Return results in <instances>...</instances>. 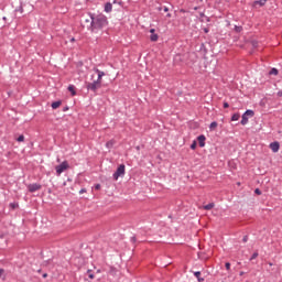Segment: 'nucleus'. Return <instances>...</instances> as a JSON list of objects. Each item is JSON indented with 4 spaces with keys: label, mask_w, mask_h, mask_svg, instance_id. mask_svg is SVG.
Wrapping results in <instances>:
<instances>
[{
    "label": "nucleus",
    "mask_w": 282,
    "mask_h": 282,
    "mask_svg": "<svg viewBox=\"0 0 282 282\" xmlns=\"http://www.w3.org/2000/svg\"><path fill=\"white\" fill-rule=\"evenodd\" d=\"M3 272H4V270H3V269H0V276H1V274H3Z\"/></svg>",
    "instance_id": "58836bf2"
},
{
    "label": "nucleus",
    "mask_w": 282,
    "mask_h": 282,
    "mask_svg": "<svg viewBox=\"0 0 282 282\" xmlns=\"http://www.w3.org/2000/svg\"><path fill=\"white\" fill-rule=\"evenodd\" d=\"M278 95H279V96H282V91H279Z\"/></svg>",
    "instance_id": "c03bdc74"
},
{
    "label": "nucleus",
    "mask_w": 282,
    "mask_h": 282,
    "mask_svg": "<svg viewBox=\"0 0 282 282\" xmlns=\"http://www.w3.org/2000/svg\"><path fill=\"white\" fill-rule=\"evenodd\" d=\"M115 144H116V141L110 140V141H108V142L106 143V147H107V149H112Z\"/></svg>",
    "instance_id": "a211bd4d"
},
{
    "label": "nucleus",
    "mask_w": 282,
    "mask_h": 282,
    "mask_svg": "<svg viewBox=\"0 0 282 282\" xmlns=\"http://www.w3.org/2000/svg\"><path fill=\"white\" fill-rule=\"evenodd\" d=\"M126 167L124 164L118 166L117 171L112 174L113 180L118 181L119 177H124Z\"/></svg>",
    "instance_id": "20e7f679"
},
{
    "label": "nucleus",
    "mask_w": 282,
    "mask_h": 282,
    "mask_svg": "<svg viewBox=\"0 0 282 282\" xmlns=\"http://www.w3.org/2000/svg\"><path fill=\"white\" fill-rule=\"evenodd\" d=\"M254 193H256V195H261V189L256 188V189H254Z\"/></svg>",
    "instance_id": "7c9ffc66"
},
{
    "label": "nucleus",
    "mask_w": 282,
    "mask_h": 282,
    "mask_svg": "<svg viewBox=\"0 0 282 282\" xmlns=\"http://www.w3.org/2000/svg\"><path fill=\"white\" fill-rule=\"evenodd\" d=\"M61 105H63V101L61 100H57V101H54L51 107L52 109H58V107H61Z\"/></svg>",
    "instance_id": "f8f14e48"
},
{
    "label": "nucleus",
    "mask_w": 282,
    "mask_h": 282,
    "mask_svg": "<svg viewBox=\"0 0 282 282\" xmlns=\"http://www.w3.org/2000/svg\"><path fill=\"white\" fill-rule=\"evenodd\" d=\"M248 123V117L246 115H242V119L240 121V124L246 126Z\"/></svg>",
    "instance_id": "6ab92c4d"
},
{
    "label": "nucleus",
    "mask_w": 282,
    "mask_h": 282,
    "mask_svg": "<svg viewBox=\"0 0 282 282\" xmlns=\"http://www.w3.org/2000/svg\"><path fill=\"white\" fill-rule=\"evenodd\" d=\"M25 141V137L23 134H21L20 137H18L17 142H24Z\"/></svg>",
    "instance_id": "b1692460"
},
{
    "label": "nucleus",
    "mask_w": 282,
    "mask_h": 282,
    "mask_svg": "<svg viewBox=\"0 0 282 282\" xmlns=\"http://www.w3.org/2000/svg\"><path fill=\"white\" fill-rule=\"evenodd\" d=\"M204 32H205V34H208V32H209L208 28H205Z\"/></svg>",
    "instance_id": "e433bc0d"
},
{
    "label": "nucleus",
    "mask_w": 282,
    "mask_h": 282,
    "mask_svg": "<svg viewBox=\"0 0 282 282\" xmlns=\"http://www.w3.org/2000/svg\"><path fill=\"white\" fill-rule=\"evenodd\" d=\"M70 41H72V43H74V41H76V39L73 37V39H70Z\"/></svg>",
    "instance_id": "79ce46f5"
},
{
    "label": "nucleus",
    "mask_w": 282,
    "mask_h": 282,
    "mask_svg": "<svg viewBox=\"0 0 282 282\" xmlns=\"http://www.w3.org/2000/svg\"><path fill=\"white\" fill-rule=\"evenodd\" d=\"M100 87H102V84L96 79L93 83H86L87 90L93 91V94H96Z\"/></svg>",
    "instance_id": "f03ea898"
},
{
    "label": "nucleus",
    "mask_w": 282,
    "mask_h": 282,
    "mask_svg": "<svg viewBox=\"0 0 282 282\" xmlns=\"http://www.w3.org/2000/svg\"><path fill=\"white\" fill-rule=\"evenodd\" d=\"M253 47H257V43L256 42H253Z\"/></svg>",
    "instance_id": "37998d69"
},
{
    "label": "nucleus",
    "mask_w": 282,
    "mask_h": 282,
    "mask_svg": "<svg viewBox=\"0 0 282 282\" xmlns=\"http://www.w3.org/2000/svg\"><path fill=\"white\" fill-rule=\"evenodd\" d=\"M132 243H135V236L131 238Z\"/></svg>",
    "instance_id": "4c0bfd02"
},
{
    "label": "nucleus",
    "mask_w": 282,
    "mask_h": 282,
    "mask_svg": "<svg viewBox=\"0 0 282 282\" xmlns=\"http://www.w3.org/2000/svg\"><path fill=\"white\" fill-rule=\"evenodd\" d=\"M235 32H237L238 34H239L240 32H243V26H237V25H235Z\"/></svg>",
    "instance_id": "5701e85b"
},
{
    "label": "nucleus",
    "mask_w": 282,
    "mask_h": 282,
    "mask_svg": "<svg viewBox=\"0 0 282 282\" xmlns=\"http://www.w3.org/2000/svg\"><path fill=\"white\" fill-rule=\"evenodd\" d=\"M242 241H243V243H247L248 242V236H243Z\"/></svg>",
    "instance_id": "2f4dec72"
},
{
    "label": "nucleus",
    "mask_w": 282,
    "mask_h": 282,
    "mask_svg": "<svg viewBox=\"0 0 282 282\" xmlns=\"http://www.w3.org/2000/svg\"><path fill=\"white\" fill-rule=\"evenodd\" d=\"M215 208V203H209L204 206V210H213Z\"/></svg>",
    "instance_id": "4468645a"
},
{
    "label": "nucleus",
    "mask_w": 282,
    "mask_h": 282,
    "mask_svg": "<svg viewBox=\"0 0 282 282\" xmlns=\"http://www.w3.org/2000/svg\"><path fill=\"white\" fill-rule=\"evenodd\" d=\"M191 149L193 151H195L197 149V141H194L192 144H191Z\"/></svg>",
    "instance_id": "393cba45"
},
{
    "label": "nucleus",
    "mask_w": 282,
    "mask_h": 282,
    "mask_svg": "<svg viewBox=\"0 0 282 282\" xmlns=\"http://www.w3.org/2000/svg\"><path fill=\"white\" fill-rule=\"evenodd\" d=\"M10 208H12L14 210V208H18L19 205L17 203H10Z\"/></svg>",
    "instance_id": "a878e982"
},
{
    "label": "nucleus",
    "mask_w": 282,
    "mask_h": 282,
    "mask_svg": "<svg viewBox=\"0 0 282 282\" xmlns=\"http://www.w3.org/2000/svg\"><path fill=\"white\" fill-rule=\"evenodd\" d=\"M84 23H86V28L87 25H91V15H88V18L84 20Z\"/></svg>",
    "instance_id": "412c9836"
},
{
    "label": "nucleus",
    "mask_w": 282,
    "mask_h": 282,
    "mask_svg": "<svg viewBox=\"0 0 282 282\" xmlns=\"http://www.w3.org/2000/svg\"><path fill=\"white\" fill-rule=\"evenodd\" d=\"M87 272H88V279H95V275L94 273H91V270H88Z\"/></svg>",
    "instance_id": "cd10ccee"
},
{
    "label": "nucleus",
    "mask_w": 282,
    "mask_h": 282,
    "mask_svg": "<svg viewBox=\"0 0 282 282\" xmlns=\"http://www.w3.org/2000/svg\"><path fill=\"white\" fill-rule=\"evenodd\" d=\"M83 193H87V189L82 188V189L79 191V194L83 195Z\"/></svg>",
    "instance_id": "473e14b6"
},
{
    "label": "nucleus",
    "mask_w": 282,
    "mask_h": 282,
    "mask_svg": "<svg viewBox=\"0 0 282 282\" xmlns=\"http://www.w3.org/2000/svg\"><path fill=\"white\" fill-rule=\"evenodd\" d=\"M41 188H43V186L39 183H33L28 185L29 193H36V191H41Z\"/></svg>",
    "instance_id": "39448f33"
},
{
    "label": "nucleus",
    "mask_w": 282,
    "mask_h": 282,
    "mask_svg": "<svg viewBox=\"0 0 282 282\" xmlns=\"http://www.w3.org/2000/svg\"><path fill=\"white\" fill-rule=\"evenodd\" d=\"M43 279H47V273H44V274H43Z\"/></svg>",
    "instance_id": "ea45409f"
},
{
    "label": "nucleus",
    "mask_w": 282,
    "mask_h": 282,
    "mask_svg": "<svg viewBox=\"0 0 282 282\" xmlns=\"http://www.w3.org/2000/svg\"><path fill=\"white\" fill-rule=\"evenodd\" d=\"M150 33H151L150 41H152V43H155L158 39H160V36L155 33V29H151Z\"/></svg>",
    "instance_id": "6e6552de"
},
{
    "label": "nucleus",
    "mask_w": 282,
    "mask_h": 282,
    "mask_svg": "<svg viewBox=\"0 0 282 282\" xmlns=\"http://www.w3.org/2000/svg\"><path fill=\"white\" fill-rule=\"evenodd\" d=\"M88 17H90V24L87 25V30L91 32L93 34H98V32H102L107 25H109V20L107 19V15L99 13H88Z\"/></svg>",
    "instance_id": "f257e3e1"
},
{
    "label": "nucleus",
    "mask_w": 282,
    "mask_h": 282,
    "mask_svg": "<svg viewBox=\"0 0 282 282\" xmlns=\"http://www.w3.org/2000/svg\"><path fill=\"white\" fill-rule=\"evenodd\" d=\"M257 257H259V252L252 253V256H251V258H250V261L257 259Z\"/></svg>",
    "instance_id": "bb28decb"
},
{
    "label": "nucleus",
    "mask_w": 282,
    "mask_h": 282,
    "mask_svg": "<svg viewBox=\"0 0 282 282\" xmlns=\"http://www.w3.org/2000/svg\"><path fill=\"white\" fill-rule=\"evenodd\" d=\"M225 268H226V270H230V262H226Z\"/></svg>",
    "instance_id": "c756f323"
},
{
    "label": "nucleus",
    "mask_w": 282,
    "mask_h": 282,
    "mask_svg": "<svg viewBox=\"0 0 282 282\" xmlns=\"http://www.w3.org/2000/svg\"><path fill=\"white\" fill-rule=\"evenodd\" d=\"M218 126L217 121H213L209 126L210 131H215L216 127Z\"/></svg>",
    "instance_id": "4be33fe9"
},
{
    "label": "nucleus",
    "mask_w": 282,
    "mask_h": 282,
    "mask_svg": "<svg viewBox=\"0 0 282 282\" xmlns=\"http://www.w3.org/2000/svg\"><path fill=\"white\" fill-rule=\"evenodd\" d=\"M247 118L249 117V118H253L254 117V112L252 111V110H247V111H245V113H243Z\"/></svg>",
    "instance_id": "f3484780"
},
{
    "label": "nucleus",
    "mask_w": 282,
    "mask_h": 282,
    "mask_svg": "<svg viewBox=\"0 0 282 282\" xmlns=\"http://www.w3.org/2000/svg\"><path fill=\"white\" fill-rule=\"evenodd\" d=\"M239 118H241V115H239V113H234V115L231 116L232 122L239 120Z\"/></svg>",
    "instance_id": "aec40b11"
},
{
    "label": "nucleus",
    "mask_w": 282,
    "mask_h": 282,
    "mask_svg": "<svg viewBox=\"0 0 282 282\" xmlns=\"http://www.w3.org/2000/svg\"><path fill=\"white\" fill-rule=\"evenodd\" d=\"M111 10H113V6L111 4V2H107L105 4V12L109 13L111 12Z\"/></svg>",
    "instance_id": "9b49d317"
},
{
    "label": "nucleus",
    "mask_w": 282,
    "mask_h": 282,
    "mask_svg": "<svg viewBox=\"0 0 282 282\" xmlns=\"http://www.w3.org/2000/svg\"><path fill=\"white\" fill-rule=\"evenodd\" d=\"M68 91H70L72 96H76V87L74 85L68 86Z\"/></svg>",
    "instance_id": "dca6fc26"
},
{
    "label": "nucleus",
    "mask_w": 282,
    "mask_h": 282,
    "mask_svg": "<svg viewBox=\"0 0 282 282\" xmlns=\"http://www.w3.org/2000/svg\"><path fill=\"white\" fill-rule=\"evenodd\" d=\"M163 9H164V7H159V8H158V11H159V12H162Z\"/></svg>",
    "instance_id": "c9c22d12"
},
{
    "label": "nucleus",
    "mask_w": 282,
    "mask_h": 282,
    "mask_svg": "<svg viewBox=\"0 0 282 282\" xmlns=\"http://www.w3.org/2000/svg\"><path fill=\"white\" fill-rule=\"evenodd\" d=\"M269 76H279V69L271 68V70L269 72Z\"/></svg>",
    "instance_id": "2eb2a0df"
},
{
    "label": "nucleus",
    "mask_w": 282,
    "mask_h": 282,
    "mask_svg": "<svg viewBox=\"0 0 282 282\" xmlns=\"http://www.w3.org/2000/svg\"><path fill=\"white\" fill-rule=\"evenodd\" d=\"M269 265L272 268L273 263H272V262H269Z\"/></svg>",
    "instance_id": "a18cd8bd"
},
{
    "label": "nucleus",
    "mask_w": 282,
    "mask_h": 282,
    "mask_svg": "<svg viewBox=\"0 0 282 282\" xmlns=\"http://www.w3.org/2000/svg\"><path fill=\"white\" fill-rule=\"evenodd\" d=\"M265 3H268V0H256L253 2V8H257V6H259L260 8H263V6H265Z\"/></svg>",
    "instance_id": "9d476101"
},
{
    "label": "nucleus",
    "mask_w": 282,
    "mask_h": 282,
    "mask_svg": "<svg viewBox=\"0 0 282 282\" xmlns=\"http://www.w3.org/2000/svg\"><path fill=\"white\" fill-rule=\"evenodd\" d=\"M166 17H167V19H171V13H167Z\"/></svg>",
    "instance_id": "a19ab883"
},
{
    "label": "nucleus",
    "mask_w": 282,
    "mask_h": 282,
    "mask_svg": "<svg viewBox=\"0 0 282 282\" xmlns=\"http://www.w3.org/2000/svg\"><path fill=\"white\" fill-rule=\"evenodd\" d=\"M194 276H196L198 282H204V278H202V272L199 271L194 272Z\"/></svg>",
    "instance_id": "ddd939ff"
},
{
    "label": "nucleus",
    "mask_w": 282,
    "mask_h": 282,
    "mask_svg": "<svg viewBox=\"0 0 282 282\" xmlns=\"http://www.w3.org/2000/svg\"><path fill=\"white\" fill-rule=\"evenodd\" d=\"M69 169V163L67 161H63L59 165L55 166L56 175H61L62 173H65Z\"/></svg>",
    "instance_id": "7ed1b4c3"
},
{
    "label": "nucleus",
    "mask_w": 282,
    "mask_h": 282,
    "mask_svg": "<svg viewBox=\"0 0 282 282\" xmlns=\"http://www.w3.org/2000/svg\"><path fill=\"white\" fill-rule=\"evenodd\" d=\"M228 107H230V105L228 104V101L224 102V109H228Z\"/></svg>",
    "instance_id": "c85d7f7f"
},
{
    "label": "nucleus",
    "mask_w": 282,
    "mask_h": 282,
    "mask_svg": "<svg viewBox=\"0 0 282 282\" xmlns=\"http://www.w3.org/2000/svg\"><path fill=\"white\" fill-rule=\"evenodd\" d=\"M94 72L97 74V83H100L102 85V76H105V72L98 69V68H94Z\"/></svg>",
    "instance_id": "0eeeda50"
},
{
    "label": "nucleus",
    "mask_w": 282,
    "mask_h": 282,
    "mask_svg": "<svg viewBox=\"0 0 282 282\" xmlns=\"http://www.w3.org/2000/svg\"><path fill=\"white\" fill-rule=\"evenodd\" d=\"M240 276H243V272H240Z\"/></svg>",
    "instance_id": "de8ad7c7"
},
{
    "label": "nucleus",
    "mask_w": 282,
    "mask_h": 282,
    "mask_svg": "<svg viewBox=\"0 0 282 282\" xmlns=\"http://www.w3.org/2000/svg\"><path fill=\"white\" fill-rule=\"evenodd\" d=\"M163 12H169V7H163Z\"/></svg>",
    "instance_id": "f704fd0d"
},
{
    "label": "nucleus",
    "mask_w": 282,
    "mask_h": 282,
    "mask_svg": "<svg viewBox=\"0 0 282 282\" xmlns=\"http://www.w3.org/2000/svg\"><path fill=\"white\" fill-rule=\"evenodd\" d=\"M67 109H69V108H67V107H66V108H64V111H67Z\"/></svg>",
    "instance_id": "49530a36"
},
{
    "label": "nucleus",
    "mask_w": 282,
    "mask_h": 282,
    "mask_svg": "<svg viewBox=\"0 0 282 282\" xmlns=\"http://www.w3.org/2000/svg\"><path fill=\"white\" fill-rule=\"evenodd\" d=\"M96 191H100V184L95 185Z\"/></svg>",
    "instance_id": "72a5a7b5"
},
{
    "label": "nucleus",
    "mask_w": 282,
    "mask_h": 282,
    "mask_svg": "<svg viewBox=\"0 0 282 282\" xmlns=\"http://www.w3.org/2000/svg\"><path fill=\"white\" fill-rule=\"evenodd\" d=\"M197 140H198V144L200 148L206 147V135L200 134V135H198Z\"/></svg>",
    "instance_id": "1a4fd4ad"
},
{
    "label": "nucleus",
    "mask_w": 282,
    "mask_h": 282,
    "mask_svg": "<svg viewBox=\"0 0 282 282\" xmlns=\"http://www.w3.org/2000/svg\"><path fill=\"white\" fill-rule=\"evenodd\" d=\"M270 149L271 151H273V153H279V149H281V144L279 143V141H274L270 143Z\"/></svg>",
    "instance_id": "423d86ee"
}]
</instances>
